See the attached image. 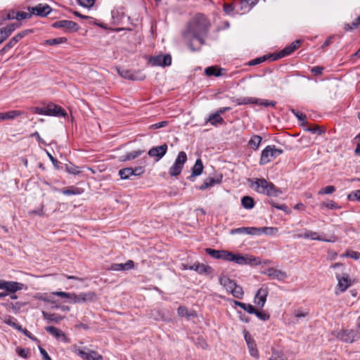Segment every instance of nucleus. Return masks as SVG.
Masks as SVG:
<instances>
[{"label": "nucleus", "instance_id": "22", "mask_svg": "<svg viewBox=\"0 0 360 360\" xmlns=\"http://www.w3.org/2000/svg\"><path fill=\"white\" fill-rule=\"evenodd\" d=\"M19 27L18 23H12L0 29V44L5 41L11 33Z\"/></svg>", "mask_w": 360, "mask_h": 360}, {"label": "nucleus", "instance_id": "41", "mask_svg": "<svg viewBox=\"0 0 360 360\" xmlns=\"http://www.w3.org/2000/svg\"><path fill=\"white\" fill-rule=\"evenodd\" d=\"M320 207L321 209L326 207L330 210H337L340 208V206H338V204L333 200L323 202L320 205Z\"/></svg>", "mask_w": 360, "mask_h": 360}, {"label": "nucleus", "instance_id": "58", "mask_svg": "<svg viewBox=\"0 0 360 360\" xmlns=\"http://www.w3.org/2000/svg\"><path fill=\"white\" fill-rule=\"evenodd\" d=\"M244 338L247 343V345H249L252 343H255L254 340L252 338L251 335L249 334V333L246 330H244Z\"/></svg>", "mask_w": 360, "mask_h": 360}, {"label": "nucleus", "instance_id": "13", "mask_svg": "<svg viewBox=\"0 0 360 360\" xmlns=\"http://www.w3.org/2000/svg\"><path fill=\"white\" fill-rule=\"evenodd\" d=\"M268 294L269 290L267 287H262L257 290L255 296L254 302L260 309L264 307Z\"/></svg>", "mask_w": 360, "mask_h": 360}, {"label": "nucleus", "instance_id": "8", "mask_svg": "<svg viewBox=\"0 0 360 360\" xmlns=\"http://www.w3.org/2000/svg\"><path fill=\"white\" fill-rule=\"evenodd\" d=\"M97 300L96 295L93 292H82L79 295L72 293V302L74 303L94 302Z\"/></svg>", "mask_w": 360, "mask_h": 360}, {"label": "nucleus", "instance_id": "14", "mask_svg": "<svg viewBox=\"0 0 360 360\" xmlns=\"http://www.w3.org/2000/svg\"><path fill=\"white\" fill-rule=\"evenodd\" d=\"M257 258L255 257H245L238 254L230 253L229 262H234L239 265H245L248 264H252L256 262Z\"/></svg>", "mask_w": 360, "mask_h": 360}, {"label": "nucleus", "instance_id": "45", "mask_svg": "<svg viewBox=\"0 0 360 360\" xmlns=\"http://www.w3.org/2000/svg\"><path fill=\"white\" fill-rule=\"evenodd\" d=\"M177 313L179 316L181 317H187L189 318L190 316H193V313H190L187 308L183 306H180L177 309Z\"/></svg>", "mask_w": 360, "mask_h": 360}, {"label": "nucleus", "instance_id": "55", "mask_svg": "<svg viewBox=\"0 0 360 360\" xmlns=\"http://www.w3.org/2000/svg\"><path fill=\"white\" fill-rule=\"evenodd\" d=\"M31 15L32 14L30 13H28L23 12V11L16 12V20H24L27 18H30L31 16Z\"/></svg>", "mask_w": 360, "mask_h": 360}, {"label": "nucleus", "instance_id": "23", "mask_svg": "<svg viewBox=\"0 0 360 360\" xmlns=\"http://www.w3.org/2000/svg\"><path fill=\"white\" fill-rule=\"evenodd\" d=\"M258 232L257 227H240L232 229L230 231L231 234L245 233L251 236H257Z\"/></svg>", "mask_w": 360, "mask_h": 360}, {"label": "nucleus", "instance_id": "50", "mask_svg": "<svg viewBox=\"0 0 360 360\" xmlns=\"http://www.w3.org/2000/svg\"><path fill=\"white\" fill-rule=\"evenodd\" d=\"M254 314H255L257 317L262 321H267L269 319L270 317L269 314L258 310H256V313H255Z\"/></svg>", "mask_w": 360, "mask_h": 360}, {"label": "nucleus", "instance_id": "5", "mask_svg": "<svg viewBox=\"0 0 360 360\" xmlns=\"http://www.w3.org/2000/svg\"><path fill=\"white\" fill-rule=\"evenodd\" d=\"M337 338L346 343H353L360 339V335L354 330H342L338 333Z\"/></svg>", "mask_w": 360, "mask_h": 360}, {"label": "nucleus", "instance_id": "20", "mask_svg": "<svg viewBox=\"0 0 360 360\" xmlns=\"http://www.w3.org/2000/svg\"><path fill=\"white\" fill-rule=\"evenodd\" d=\"M32 31L30 30H26L22 31L17 34L15 37H12L8 43H7L4 47L1 50L0 53H4L8 51L9 49L12 48L15 44H16L22 38L26 36L28 33L32 32Z\"/></svg>", "mask_w": 360, "mask_h": 360}, {"label": "nucleus", "instance_id": "59", "mask_svg": "<svg viewBox=\"0 0 360 360\" xmlns=\"http://www.w3.org/2000/svg\"><path fill=\"white\" fill-rule=\"evenodd\" d=\"M308 314L307 311H303L301 309H297L295 311V316L297 319H301L305 317Z\"/></svg>", "mask_w": 360, "mask_h": 360}, {"label": "nucleus", "instance_id": "49", "mask_svg": "<svg viewBox=\"0 0 360 360\" xmlns=\"http://www.w3.org/2000/svg\"><path fill=\"white\" fill-rule=\"evenodd\" d=\"M341 257H351L355 260H357L360 257V253L355 251H348L345 254H343Z\"/></svg>", "mask_w": 360, "mask_h": 360}, {"label": "nucleus", "instance_id": "31", "mask_svg": "<svg viewBox=\"0 0 360 360\" xmlns=\"http://www.w3.org/2000/svg\"><path fill=\"white\" fill-rule=\"evenodd\" d=\"M206 122H209L213 126H217L218 124H221L224 122V119L217 112L211 114L209 116V118L206 120Z\"/></svg>", "mask_w": 360, "mask_h": 360}, {"label": "nucleus", "instance_id": "38", "mask_svg": "<svg viewBox=\"0 0 360 360\" xmlns=\"http://www.w3.org/2000/svg\"><path fill=\"white\" fill-rule=\"evenodd\" d=\"M119 175L122 179H127L133 175V168L127 167L119 171Z\"/></svg>", "mask_w": 360, "mask_h": 360}, {"label": "nucleus", "instance_id": "64", "mask_svg": "<svg viewBox=\"0 0 360 360\" xmlns=\"http://www.w3.org/2000/svg\"><path fill=\"white\" fill-rule=\"evenodd\" d=\"M323 67L321 66H315L311 68V72L315 75H321L323 72Z\"/></svg>", "mask_w": 360, "mask_h": 360}, {"label": "nucleus", "instance_id": "11", "mask_svg": "<svg viewBox=\"0 0 360 360\" xmlns=\"http://www.w3.org/2000/svg\"><path fill=\"white\" fill-rule=\"evenodd\" d=\"M304 238L311 239L313 240L325 241L328 243H335L338 240V237L335 236H333L330 238L327 239L321 237L318 232L307 229H304Z\"/></svg>", "mask_w": 360, "mask_h": 360}, {"label": "nucleus", "instance_id": "36", "mask_svg": "<svg viewBox=\"0 0 360 360\" xmlns=\"http://www.w3.org/2000/svg\"><path fill=\"white\" fill-rule=\"evenodd\" d=\"M233 102L236 103L237 105H247L249 103L255 104V98L252 97H240L237 98H233Z\"/></svg>", "mask_w": 360, "mask_h": 360}, {"label": "nucleus", "instance_id": "24", "mask_svg": "<svg viewBox=\"0 0 360 360\" xmlns=\"http://www.w3.org/2000/svg\"><path fill=\"white\" fill-rule=\"evenodd\" d=\"M185 269L193 270L200 274H209L211 271V267L209 266H205L201 264H194L193 265H186L184 266Z\"/></svg>", "mask_w": 360, "mask_h": 360}, {"label": "nucleus", "instance_id": "19", "mask_svg": "<svg viewBox=\"0 0 360 360\" xmlns=\"http://www.w3.org/2000/svg\"><path fill=\"white\" fill-rule=\"evenodd\" d=\"M205 252L210 256H211L212 257H213L214 259H223V260L228 261V262H229V256H230V253H231V252H229L227 250H214V249H211V248H207L205 250Z\"/></svg>", "mask_w": 360, "mask_h": 360}, {"label": "nucleus", "instance_id": "54", "mask_svg": "<svg viewBox=\"0 0 360 360\" xmlns=\"http://www.w3.org/2000/svg\"><path fill=\"white\" fill-rule=\"evenodd\" d=\"M32 111L36 114L39 115H46V107L39 108V107H33L31 108Z\"/></svg>", "mask_w": 360, "mask_h": 360}, {"label": "nucleus", "instance_id": "16", "mask_svg": "<svg viewBox=\"0 0 360 360\" xmlns=\"http://www.w3.org/2000/svg\"><path fill=\"white\" fill-rule=\"evenodd\" d=\"M263 274L272 279H276L278 281H283L288 277V274L285 271L272 267L266 269Z\"/></svg>", "mask_w": 360, "mask_h": 360}, {"label": "nucleus", "instance_id": "10", "mask_svg": "<svg viewBox=\"0 0 360 360\" xmlns=\"http://www.w3.org/2000/svg\"><path fill=\"white\" fill-rule=\"evenodd\" d=\"M150 63L155 66H169L172 63V57L169 54L158 55L151 57Z\"/></svg>", "mask_w": 360, "mask_h": 360}, {"label": "nucleus", "instance_id": "4", "mask_svg": "<svg viewBox=\"0 0 360 360\" xmlns=\"http://www.w3.org/2000/svg\"><path fill=\"white\" fill-rule=\"evenodd\" d=\"M187 161V155L184 151L179 153L174 164L169 169V174L172 176L179 175L183 169L184 165Z\"/></svg>", "mask_w": 360, "mask_h": 360}, {"label": "nucleus", "instance_id": "63", "mask_svg": "<svg viewBox=\"0 0 360 360\" xmlns=\"http://www.w3.org/2000/svg\"><path fill=\"white\" fill-rule=\"evenodd\" d=\"M39 349L40 354L42 356L43 360H51V357L49 356V355L48 354V353L44 348L39 347Z\"/></svg>", "mask_w": 360, "mask_h": 360}, {"label": "nucleus", "instance_id": "7", "mask_svg": "<svg viewBox=\"0 0 360 360\" xmlns=\"http://www.w3.org/2000/svg\"><path fill=\"white\" fill-rule=\"evenodd\" d=\"M25 285L15 281H0V289L4 290L8 294H13L23 289Z\"/></svg>", "mask_w": 360, "mask_h": 360}, {"label": "nucleus", "instance_id": "33", "mask_svg": "<svg viewBox=\"0 0 360 360\" xmlns=\"http://www.w3.org/2000/svg\"><path fill=\"white\" fill-rule=\"evenodd\" d=\"M143 153V150H141L131 151V152L126 154L125 155L122 156L121 160L122 161H128V160H134V159L136 158L137 157H139V155H141Z\"/></svg>", "mask_w": 360, "mask_h": 360}, {"label": "nucleus", "instance_id": "57", "mask_svg": "<svg viewBox=\"0 0 360 360\" xmlns=\"http://www.w3.org/2000/svg\"><path fill=\"white\" fill-rule=\"evenodd\" d=\"M77 190H78L77 188H75V189L68 188V189H63L61 192L63 194H64L65 195H77V194H79V192Z\"/></svg>", "mask_w": 360, "mask_h": 360}, {"label": "nucleus", "instance_id": "46", "mask_svg": "<svg viewBox=\"0 0 360 360\" xmlns=\"http://www.w3.org/2000/svg\"><path fill=\"white\" fill-rule=\"evenodd\" d=\"M335 191V187L333 186H328L323 188H321L320 191H319L318 194L319 195H325V194H331Z\"/></svg>", "mask_w": 360, "mask_h": 360}, {"label": "nucleus", "instance_id": "17", "mask_svg": "<svg viewBox=\"0 0 360 360\" xmlns=\"http://www.w3.org/2000/svg\"><path fill=\"white\" fill-rule=\"evenodd\" d=\"M46 115L55 117H66V112L59 105L50 103L46 106Z\"/></svg>", "mask_w": 360, "mask_h": 360}, {"label": "nucleus", "instance_id": "25", "mask_svg": "<svg viewBox=\"0 0 360 360\" xmlns=\"http://www.w3.org/2000/svg\"><path fill=\"white\" fill-rule=\"evenodd\" d=\"M219 283L223 285L229 292H231L233 288H235L236 285V283L234 281L230 279L229 277L224 275L219 277Z\"/></svg>", "mask_w": 360, "mask_h": 360}, {"label": "nucleus", "instance_id": "53", "mask_svg": "<svg viewBox=\"0 0 360 360\" xmlns=\"http://www.w3.org/2000/svg\"><path fill=\"white\" fill-rule=\"evenodd\" d=\"M77 1L80 6L89 8L94 4L95 0H77Z\"/></svg>", "mask_w": 360, "mask_h": 360}, {"label": "nucleus", "instance_id": "37", "mask_svg": "<svg viewBox=\"0 0 360 360\" xmlns=\"http://www.w3.org/2000/svg\"><path fill=\"white\" fill-rule=\"evenodd\" d=\"M255 104L267 108V107H274L276 105V102L274 101H269V100H266V99L255 98Z\"/></svg>", "mask_w": 360, "mask_h": 360}, {"label": "nucleus", "instance_id": "47", "mask_svg": "<svg viewBox=\"0 0 360 360\" xmlns=\"http://www.w3.org/2000/svg\"><path fill=\"white\" fill-rule=\"evenodd\" d=\"M360 24V15L356 19L352 24L347 23L345 25V30L346 31H350L356 28Z\"/></svg>", "mask_w": 360, "mask_h": 360}, {"label": "nucleus", "instance_id": "26", "mask_svg": "<svg viewBox=\"0 0 360 360\" xmlns=\"http://www.w3.org/2000/svg\"><path fill=\"white\" fill-rule=\"evenodd\" d=\"M192 173L189 179L193 180V178L200 176L203 171V165L201 159L198 158L196 160L195 165L192 167Z\"/></svg>", "mask_w": 360, "mask_h": 360}, {"label": "nucleus", "instance_id": "39", "mask_svg": "<svg viewBox=\"0 0 360 360\" xmlns=\"http://www.w3.org/2000/svg\"><path fill=\"white\" fill-rule=\"evenodd\" d=\"M222 70H223V69L217 70L214 67L210 66V67L205 68V72L207 76L214 75L216 77H219L222 75L221 74Z\"/></svg>", "mask_w": 360, "mask_h": 360}, {"label": "nucleus", "instance_id": "3", "mask_svg": "<svg viewBox=\"0 0 360 360\" xmlns=\"http://www.w3.org/2000/svg\"><path fill=\"white\" fill-rule=\"evenodd\" d=\"M283 153V150L276 148L274 145L267 146L261 153L259 164H267Z\"/></svg>", "mask_w": 360, "mask_h": 360}, {"label": "nucleus", "instance_id": "42", "mask_svg": "<svg viewBox=\"0 0 360 360\" xmlns=\"http://www.w3.org/2000/svg\"><path fill=\"white\" fill-rule=\"evenodd\" d=\"M4 322L6 324L12 326L13 328H14L18 330H22V327L16 323V320L13 317H11V316L8 317L7 319H5Z\"/></svg>", "mask_w": 360, "mask_h": 360}, {"label": "nucleus", "instance_id": "51", "mask_svg": "<svg viewBox=\"0 0 360 360\" xmlns=\"http://www.w3.org/2000/svg\"><path fill=\"white\" fill-rule=\"evenodd\" d=\"M347 198L349 200H359L360 201V190H357L354 192L349 193L347 195Z\"/></svg>", "mask_w": 360, "mask_h": 360}, {"label": "nucleus", "instance_id": "48", "mask_svg": "<svg viewBox=\"0 0 360 360\" xmlns=\"http://www.w3.org/2000/svg\"><path fill=\"white\" fill-rule=\"evenodd\" d=\"M207 183L209 188L212 187L214 184H219L221 182V176L220 178H208L205 180Z\"/></svg>", "mask_w": 360, "mask_h": 360}, {"label": "nucleus", "instance_id": "2", "mask_svg": "<svg viewBox=\"0 0 360 360\" xmlns=\"http://www.w3.org/2000/svg\"><path fill=\"white\" fill-rule=\"evenodd\" d=\"M250 187L256 192L268 196L277 197L281 193L273 183L263 178L252 180Z\"/></svg>", "mask_w": 360, "mask_h": 360}, {"label": "nucleus", "instance_id": "62", "mask_svg": "<svg viewBox=\"0 0 360 360\" xmlns=\"http://www.w3.org/2000/svg\"><path fill=\"white\" fill-rule=\"evenodd\" d=\"M243 309L250 314H254L255 313H256V309H255V307L250 304H245V306L243 307Z\"/></svg>", "mask_w": 360, "mask_h": 360}, {"label": "nucleus", "instance_id": "34", "mask_svg": "<svg viewBox=\"0 0 360 360\" xmlns=\"http://www.w3.org/2000/svg\"><path fill=\"white\" fill-rule=\"evenodd\" d=\"M258 235L265 234L268 236H273L278 231V229L275 227H259L258 228Z\"/></svg>", "mask_w": 360, "mask_h": 360}, {"label": "nucleus", "instance_id": "52", "mask_svg": "<svg viewBox=\"0 0 360 360\" xmlns=\"http://www.w3.org/2000/svg\"><path fill=\"white\" fill-rule=\"evenodd\" d=\"M248 347L249 349L250 354L253 357H258V351L256 348V344L252 343L249 345H248Z\"/></svg>", "mask_w": 360, "mask_h": 360}, {"label": "nucleus", "instance_id": "35", "mask_svg": "<svg viewBox=\"0 0 360 360\" xmlns=\"http://www.w3.org/2000/svg\"><path fill=\"white\" fill-rule=\"evenodd\" d=\"M241 204L243 207L245 209L250 210L255 206V201L252 197L250 196H244L241 199Z\"/></svg>", "mask_w": 360, "mask_h": 360}, {"label": "nucleus", "instance_id": "28", "mask_svg": "<svg viewBox=\"0 0 360 360\" xmlns=\"http://www.w3.org/2000/svg\"><path fill=\"white\" fill-rule=\"evenodd\" d=\"M22 114L23 112L20 110H11L6 112H0V120H14Z\"/></svg>", "mask_w": 360, "mask_h": 360}, {"label": "nucleus", "instance_id": "12", "mask_svg": "<svg viewBox=\"0 0 360 360\" xmlns=\"http://www.w3.org/2000/svg\"><path fill=\"white\" fill-rule=\"evenodd\" d=\"M28 11L32 15L45 17L51 13V8L47 4H39L35 6L29 7Z\"/></svg>", "mask_w": 360, "mask_h": 360}, {"label": "nucleus", "instance_id": "21", "mask_svg": "<svg viewBox=\"0 0 360 360\" xmlns=\"http://www.w3.org/2000/svg\"><path fill=\"white\" fill-rule=\"evenodd\" d=\"M45 330L51 334L56 339L58 340H60L63 342H69L70 340L65 334L60 329L54 327V326H47L45 328Z\"/></svg>", "mask_w": 360, "mask_h": 360}, {"label": "nucleus", "instance_id": "61", "mask_svg": "<svg viewBox=\"0 0 360 360\" xmlns=\"http://www.w3.org/2000/svg\"><path fill=\"white\" fill-rule=\"evenodd\" d=\"M266 60V56H262V57H260V58H255L252 60H251L250 63H249V65H258L259 63H263L264 61Z\"/></svg>", "mask_w": 360, "mask_h": 360}, {"label": "nucleus", "instance_id": "40", "mask_svg": "<svg viewBox=\"0 0 360 360\" xmlns=\"http://www.w3.org/2000/svg\"><path fill=\"white\" fill-rule=\"evenodd\" d=\"M231 293L238 299H241L244 295L242 287L238 285L237 284L236 285L235 288H233Z\"/></svg>", "mask_w": 360, "mask_h": 360}, {"label": "nucleus", "instance_id": "60", "mask_svg": "<svg viewBox=\"0 0 360 360\" xmlns=\"http://www.w3.org/2000/svg\"><path fill=\"white\" fill-rule=\"evenodd\" d=\"M168 124V122L167 121H162V122H157L154 124H152L150 126V128L151 129H160V128H162V127H166L167 125Z\"/></svg>", "mask_w": 360, "mask_h": 360}, {"label": "nucleus", "instance_id": "1", "mask_svg": "<svg viewBox=\"0 0 360 360\" xmlns=\"http://www.w3.org/2000/svg\"><path fill=\"white\" fill-rule=\"evenodd\" d=\"M208 27L207 19L200 13L197 14L188 23L186 30L183 32V37L191 51H195L199 49L194 47L193 44L194 41H197L200 45L205 43Z\"/></svg>", "mask_w": 360, "mask_h": 360}, {"label": "nucleus", "instance_id": "27", "mask_svg": "<svg viewBox=\"0 0 360 360\" xmlns=\"http://www.w3.org/2000/svg\"><path fill=\"white\" fill-rule=\"evenodd\" d=\"M336 278L338 281V287L341 292L345 291L350 286V281L347 275H345L342 277L337 275Z\"/></svg>", "mask_w": 360, "mask_h": 360}, {"label": "nucleus", "instance_id": "15", "mask_svg": "<svg viewBox=\"0 0 360 360\" xmlns=\"http://www.w3.org/2000/svg\"><path fill=\"white\" fill-rule=\"evenodd\" d=\"M56 28H63L68 32H76L78 30V25L72 20H63L56 21L53 24Z\"/></svg>", "mask_w": 360, "mask_h": 360}, {"label": "nucleus", "instance_id": "18", "mask_svg": "<svg viewBox=\"0 0 360 360\" xmlns=\"http://www.w3.org/2000/svg\"><path fill=\"white\" fill-rule=\"evenodd\" d=\"M167 145L163 144L160 146H156L150 148L148 150V155L155 158V161H159L167 153Z\"/></svg>", "mask_w": 360, "mask_h": 360}, {"label": "nucleus", "instance_id": "44", "mask_svg": "<svg viewBox=\"0 0 360 360\" xmlns=\"http://www.w3.org/2000/svg\"><path fill=\"white\" fill-rule=\"evenodd\" d=\"M65 170L72 174H78L81 172V170L79 167L75 166L74 165H65Z\"/></svg>", "mask_w": 360, "mask_h": 360}, {"label": "nucleus", "instance_id": "43", "mask_svg": "<svg viewBox=\"0 0 360 360\" xmlns=\"http://www.w3.org/2000/svg\"><path fill=\"white\" fill-rule=\"evenodd\" d=\"M66 41H67V39L65 37H58V38L51 39L46 40V44L48 45L53 46V45H57L59 44L65 43V42H66Z\"/></svg>", "mask_w": 360, "mask_h": 360}, {"label": "nucleus", "instance_id": "29", "mask_svg": "<svg viewBox=\"0 0 360 360\" xmlns=\"http://www.w3.org/2000/svg\"><path fill=\"white\" fill-rule=\"evenodd\" d=\"M42 314H43L44 318L46 320H47L50 322H54V323H59L60 321H62L65 318L64 316H62L57 314H51V313H47L45 311H43Z\"/></svg>", "mask_w": 360, "mask_h": 360}, {"label": "nucleus", "instance_id": "6", "mask_svg": "<svg viewBox=\"0 0 360 360\" xmlns=\"http://www.w3.org/2000/svg\"><path fill=\"white\" fill-rule=\"evenodd\" d=\"M74 352L83 360H102L103 356L97 352L86 349V351L75 347Z\"/></svg>", "mask_w": 360, "mask_h": 360}, {"label": "nucleus", "instance_id": "30", "mask_svg": "<svg viewBox=\"0 0 360 360\" xmlns=\"http://www.w3.org/2000/svg\"><path fill=\"white\" fill-rule=\"evenodd\" d=\"M117 70L118 74L124 78L131 80L139 79L138 77H136L135 74L129 70L117 68Z\"/></svg>", "mask_w": 360, "mask_h": 360}, {"label": "nucleus", "instance_id": "32", "mask_svg": "<svg viewBox=\"0 0 360 360\" xmlns=\"http://www.w3.org/2000/svg\"><path fill=\"white\" fill-rule=\"evenodd\" d=\"M262 140V139L260 136L254 135L248 141V146L253 150H256L259 148Z\"/></svg>", "mask_w": 360, "mask_h": 360}, {"label": "nucleus", "instance_id": "9", "mask_svg": "<svg viewBox=\"0 0 360 360\" xmlns=\"http://www.w3.org/2000/svg\"><path fill=\"white\" fill-rule=\"evenodd\" d=\"M301 44L302 41L300 39L294 41L290 45L280 51L276 56L274 57V60H277L290 55L301 45Z\"/></svg>", "mask_w": 360, "mask_h": 360}, {"label": "nucleus", "instance_id": "56", "mask_svg": "<svg viewBox=\"0 0 360 360\" xmlns=\"http://www.w3.org/2000/svg\"><path fill=\"white\" fill-rule=\"evenodd\" d=\"M53 294L55 295H57L58 297L68 298L71 301L72 300V293H68V292H65L57 291V292H54Z\"/></svg>", "mask_w": 360, "mask_h": 360}]
</instances>
